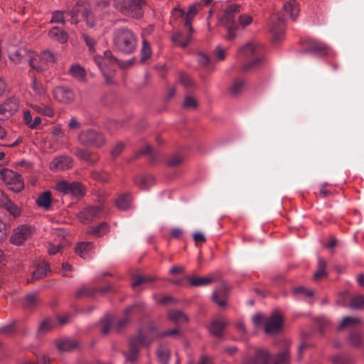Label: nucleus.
<instances>
[{
	"label": "nucleus",
	"instance_id": "nucleus-8",
	"mask_svg": "<svg viewBox=\"0 0 364 364\" xmlns=\"http://www.w3.org/2000/svg\"><path fill=\"white\" fill-rule=\"evenodd\" d=\"M94 60L102 71L104 77H107V75H105V70L103 67V63L105 65L107 63L112 65L117 64L120 68H126L133 63L134 58L126 61H119L117 58L113 57L110 50H106L104 52L103 55L94 56Z\"/></svg>",
	"mask_w": 364,
	"mask_h": 364
},
{
	"label": "nucleus",
	"instance_id": "nucleus-57",
	"mask_svg": "<svg viewBox=\"0 0 364 364\" xmlns=\"http://www.w3.org/2000/svg\"><path fill=\"white\" fill-rule=\"evenodd\" d=\"M129 320H117L114 322L115 332L120 333L124 331L128 326Z\"/></svg>",
	"mask_w": 364,
	"mask_h": 364
},
{
	"label": "nucleus",
	"instance_id": "nucleus-3",
	"mask_svg": "<svg viewBox=\"0 0 364 364\" xmlns=\"http://www.w3.org/2000/svg\"><path fill=\"white\" fill-rule=\"evenodd\" d=\"M113 43L119 51L126 54L132 53L137 46L135 35L132 31L124 28L115 31L113 36Z\"/></svg>",
	"mask_w": 364,
	"mask_h": 364
},
{
	"label": "nucleus",
	"instance_id": "nucleus-35",
	"mask_svg": "<svg viewBox=\"0 0 364 364\" xmlns=\"http://www.w3.org/2000/svg\"><path fill=\"white\" fill-rule=\"evenodd\" d=\"M259 46L252 42L246 43L238 50V53L249 57L257 52Z\"/></svg>",
	"mask_w": 364,
	"mask_h": 364
},
{
	"label": "nucleus",
	"instance_id": "nucleus-44",
	"mask_svg": "<svg viewBox=\"0 0 364 364\" xmlns=\"http://www.w3.org/2000/svg\"><path fill=\"white\" fill-rule=\"evenodd\" d=\"M38 302V296L36 294L31 293L27 294L23 299V306L26 308H32Z\"/></svg>",
	"mask_w": 364,
	"mask_h": 364
},
{
	"label": "nucleus",
	"instance_id": "nucleus-46",
	"mask_svg": "<svg viewBox=\"0 0 364 364\" xmlns=\"http://www.w3.org/2000/svg\"><path fill=\"white\" fill-rule=\"evenodd\" d=\"M96 289L90 288L86 286H83L80 287L77 291H76V296L77 298H82L85 296H91L94 294Z\"/></svg>",
	"mask_w": 364,
	"mask_h": 364
},
{
	"label": "nucleus",
	"instance_id": "nucleus-38",
	"mask_svg": "<svg viewBox=\"0 0 364 364\" xmlns=\"http://www.w3.org/2000/svg\"><path fill=\"white\" fill-rule=\"evenodd\" d=\"M226 323L224 320H213L209 326V331L215 336H220L225 329Z\"/></svg>",
	"mask_w": 364,
	"mask_h": 364
},
{
	"label": "nucleus",
	"instance_id": "nucleus-24",
	"mask_svg": "<svg viewBox=\"0 0 364 364\" xmlns=\"http://www.w3.org/2000/svg\"><path fill=\"white\" fill-rule=\"evenodd\" d=\"M307 51L315 55L323 56L328 53L329 47L321 41H313Z\"/></svg>",
	"mask_w": 364,
	"mask_h": 364
},
{
	"label": "nucleus",
	"instance_id": "nucleus-2",
	"mask_svg": "<svg viewBox=\"0 0 364 364\" xmlns=\"http://www.w3.org/2000/svg\"><path fill=\"white\" fill-rule=\"evenodd\" d=\"M240 6L239 5H230L225 11L224 15L221 19V23L225 26L228 31L225 38L228 41L234 39L237 34L238 26L236 25V20L239 26L245 28L252 22V18L247 14L239 15Z\"/></svg>",
	"mask_w": 364,
	"mask_h": 364
},
{
	"label": "nucleus",
	"instance_id": "nucleus-54",
	"mask_svg": "<svg viewBox=\"0 0 364 364\" xmlns=\"http://www.w3.org/2000/svg\"><path fill=\"white\" fill-rule=\"evenodd\" d=\"M349 341L353 346H359L362 343L360 334L357 332L352 333L349 336Z\"/></svg>",
	"mask_w": 364,
	"mask_h": 364
},
{
	"label": "nucleus",
	"instance_id": "nucleus-1",
	"mask_svg": "<svg viewBox=\"0 0 364 364\" xmlns=\"http://www.w3.org/2000/svg\"><path fill=\"white\" fill-rule=\"evenodd\" d=\"M177 329L161 331L151 321L143 323L137 330V333L129 337V350L124 353L127 361L135 363L139 357L141 348H149L153 342L164 336H171L178 333Z\"/></svg>",
	"mask_w": 364,
	"mask_h": 364
},
{
	"label": "nucleus",
	"instance_id": "nucleus-23",
	"mask_svg": "<svg viewBox=\"0 0 364 364\" xmlns=\"http://www.w3.org/2000/svg\"><path fill=\"white\" fill-rule=\"evenodd\" d=\"M188 31V33H184L183 32H178L172 36V41L173 43L181 48H186L190 43L193 32Z\"/></svg>",
	"mask_w": 364,
	"mask_h": 364
},
{
	"label": "nucleus",
	"instance_id": "nucleus-31",
	"mask_svg": "<svg viewBox=\"0 0 364 364\" xmlns=\"http://www.w3.org/2000/svg\"><path fill=\"white\" fill-rule=\"evenodd\" d=\"M156 354L161 364H168L171 352L168 346L161 344L157 349Z\"/></svg>",
	"mask_w": 364,
	"mask_h": 364
},
{
	"label": "nucleus",
	"instance_id": "nucleus-43",
	"mask_svg": "<svg viewBox=\"0 0 364 364\" xmlns=\"http://www.w3.org/2000/svg\"><path fill=\"white\" fill-rule=\"evenodd\" d=\"M350 306L353 309H360L364 306V296L357 294L351 297Z\"/></svg>",
	"mask_w": 364,
	"mask_h": 364
},
{
	"label": "nucleus",
	"instance_id": "nucleus-36",
	"mask_svg": "<svg viewBox=\"0 0 364 364\" xmlns=\"http://www.w3.org/2000/svg\"><path fill=\"white\" fill-rule=\"evenodd\" d=\"M187 279L190 282L191 285L193 287L206 286L212 283L213 281L212 278L208 277H188Z\"/></svg>",
	"mask_w": 364,
	"mask_h": 364
},
{
	"label": "nucleus",
	"instance_id": "nucleus-40",
	"mask_svg": "<svg viewBox=\"0 0 364 364\" xmlns=\"http://www.w3.org/2000/svg\"><path fill=\"white\" fill-rule=\"evenodd\" d=\"M293 291L294 294L298 296L309 299H311L314 294V291L313 289H308L304 287H298L294 288Z\"/></svg>",
	"mask_w": 364,
	"mask_h": 364
},
{
	"label": "nucleus",
	"instance_id": "nucleus-41",
	"mask_svg": "<svg viewBox=\"0 0 364 364\" xmlns=\"http://www.w3.org/2000/svg\"><path fill=\"white\" fill-rule=\"evenodd\" d=\"M31 87L36 95L42 97L43 100L48 99L45 87L37 82L36 77L32 79Z\"/></svg>",
	"mask_w": 364,
	"mask_h": 364
},
{
	"label": "nucleus",
	"instance_id": "nucleus-47",
	"mask_svg": "<svg viewBox=\"0 0 364 364\" xmlns=\"http://www.w3.org/2000/svg\"><path fill=\"white\" fill-rule=\"evenodd\" d=\"M53 23H62L65 24V20L64 12L62 11L56 10L52 13V17L50 21Z\"/></svg>",
	"mask_w": 364,
	"mask_h": 364
},
{
	"label": "nucleus",
	"instance_id": "nucleus-61",
	"mask_svg": "<svg viewBox=\"0 0 364 364\" xmlns=\"http://www.w3.org/2000/svg\"><path fill=\"white\" fill-rule=\"evenodd\" d=\"M82 37L85 41L86 45L89 47L90 50L95 51V41L87 34H83Z\"/></svg>",
	"mask_w": 364,
	"mask_h": 364
},
{
	"label": "nucleus",
	"instance_id": "nucleus-7",
	"mask_svg": "<svg viewBox=\"0 0 364 364\" xmlns=\"http://www.w3.org/2000/svg\"><path fill=\"white\" fill-rule=\"evenodd\" d=\"M145 0H124L118 3L117 6L124 14L133 18H139L143 16V6Z\"/></svg>",
	"mask_w": 364,
	"mask_h": 364
},
{
	"label": "nucleus",
	"instance_id": "nucleus-63",
	"mask_svg": "<svg viewBox=\"0 0 364 364\" xmlns=\"http://www.w3.org/2000/svg\"><path fill=\"white\" fill-rule=\"evenodd\" d=\"M124 145L122 142L117 143L112 151V155L114 157L118 156L124 150Z\"/></svg>",
	"mask_w": 364,
	"mask_h": 364
},
{
	"label": "nucleus",
	"instance_id": "nucleus-17",
	"mask_svg": "<svg viewBox=\"0 0 364 364\" xmlns=\"http://www.w3.org/2000/svg\"><path fill=\"white\" fill-rule=\"evenodd\" d=\"M253 322L255 327L264 325V331L267 334L278 333L282 326V320H253Z\"/></svg>",
	"mask_w": 364,
	"mask_h": 364
},
{
	"label": "nucleus",
	"instance_id": "nucleus-30",
	"mask_svg": "<svg viewBox=\"0 0 364 364\" xmlns=\"http://www.w3.org/2000/svg\"><path fill=\"white\" fill-rule=\"evenodd\" d=\"M49 36L60 43H65L68 41V35L58 27L52 28L48 32Z\"/></svg>",
	"mask_w": 364,
	"mask_h": 364
},
{
	"label": "nucleus",
	"instance_id": "nucleus-5",
	"mask_svg": "<svg viewBox=\"0 0 364 364\" xmlns=\"http://www.w3.org/2000/svg\"><path fill=\"white\" fill-rule=\"evenodd\" d=\"M78 142L85 146L101 147L105 144L104 136L99 132L88 129L82 130L77 134Z\"/></svg>",
	"mask_w": 364,
	"mask_h": 364
},
{
	"label": "nucleus",
	"instance_id": "nucleus-27",
	"mask_svg": "<svg viewBox=\"0 0 364 364\" xmlns=\"http://www.w3.org/2000/svg\"><path fill=\"white\" fill-rule=\"evenodd\" d=\"M50 271V267L48 263L43 262L41 264H39L37 267V269L33 272L31 280H28L27 283H30L31 282L40 280L44 278L47 272Z\"/></svg>",
	"mask_w": 364,
	"mask_h": 364
},
{
	"label": "nucleus",
	"instance_id": "nucleus-32",
	"mask_svg": "<svg viewBox=\"0 0 364 364\" xmlns=\"http://www.w3.org/2000/svg\"><path fill=\"white\" fill-rule=\"evenodd\" d=\"M132 196L129 193L119 196L116 200L117 207L122 210H128L131 206Z\"/></svg>",
	"mask_w": 364,
	"mask_h": 364
},
{
	"label": "nucleus",
	"instance_id": "nucleus-48",
	"mask_svg": "<svg viewBox=\"0 0 364 364\" xmlns=\"http://www.w3.org/2000/svg\"><path fill=\"white\" fill-rule=\"evenodd\" d=\"M144 309L143 304H134L124 310L126 316H137Z\"/></svg>",
	"mask_w": 364,
	"mask_h": 364
},
{
	"label": "nucleus",
	"instance_id": "nucleus-9",
	"mask_svg": "<svg viewBox=\"0 0 364 364\" xmlns=\"http://www.w3.org/2000/svg\"><path fill=\"white\" fill-rule=\"evenodd\" d=\"M56 189L63 194L71 195L75 198L82 197L86 191L85 187L80 183H69L66 181H61L57 183Z\"/></svg>",
	"mask_w": 364,
	"mask_h": 364
},
{
	"label": "nucleus",
	"instance_id": "nucleus-28",
	"mask_svg": "<svg viewBox=\"0 0 364 364\" xmlns=\"http://www.w3.org/2000/svg\"><path fill=\"white\" fill-rule=\"evenodd\" d=\"M283 10L288 14L290 18L295 21L299 14V6L295 1L287 2L283 5Z\"/></svg>",
	"mask_w": 364,
	"mask_h": 364
},
{
	"label": "nucleus",
	"instance_id": "nucleus-13",
	"mask_svg": "<svg viewBox=\"0 0 364 364\" xmlns=\"http://www.w3.org/2000/svg\"><path fill=\"white\" fill-rule=\"evenodd\" d=\"M18 100L15 97H10L0 104V120H6L12 117L18 109Z\"/></svg>",
	"mask_w": 364,
	"mask_h": 364
},
{
	"label": "nucleus",
	"instance_id": "nucleus-10",
	"mask_svg": "<svg viewBox=\"0 0 364 364\" xmlns=\"http://www.w3.org/2000/svg\"><path fill=\"white\" fill-rule=\"evenodd\" d=\"M7 53L11 61L15 64H20L28 61L32 50L27 49L23 46L9 44L7 47Z\"/></svg>",
	"mask_w": 364,
	"mask_h": 364
},
{
	"label": "nucleus",
	"instance_id": "nucleus-64",
	"mask_svg": "<svg viewBox=\"0 0 364 364\" xmlns=\"http://www.w3.org/2000/svg\"><path fill=\"white\" fill-rule=\"evenodd\" d=\"M196 60L200 65L205 66L208 63L209 58L204 53H199L196 56Z\"/></svg>",
	"mask_w": 364,
	"mask_h": 364
},
{
	"label": "nucleus",
	"instance_id": "nucleus-15",
	"mask_svg": "<svg viewBox=\"0 0 364 364\" xmlns=\"http://www.w3.org/2000/svg\"><path fill=\"white\" fill-rule=\"evenodd\" d=\"M200 8L201 4L196 3L189 6L186 13H185V11L181 9H175L174 11L178 12L181 16H185L184 28L191 31V32H193V28L192 26L191 22Z\"/></svg>",
	"mask_w": 364,
	"mask_h": 364
},
{
	"label": "nucleus",
	"instance_id": "nucleus-37",
	"mask_svg": "<svg viewBox=\"0 0 364 364\" xmlns=\"http://www.w3.org/2000/svg\"><path fill=\"white\" fill-rule=\"evenodd\" d=\"M136 183L141 189L147 190L155 183V179L152 176L147 175L139 177Z\"/></svg>",
	"mask_w": 364,
	"mask_h": 364
},
{
	"label": "nucleus",
	"instance_id": "nucleus-42",
	"mask_svg": "<svg viewBox=\"0 0 364 364\" xmlns=\"http://www.w3.org/2000/svg\"><path fill=\"white\" fill-rule=\"evenodd\" d=\"M326 263L321 258L318 257L317 270L314 274V279L315 280H319L326 275Z\"/></svg>",
	"mask_w": 364,
	"mask_h": 364
},
{
	"label": "nucleus",
	"instance_id": "nucleus-34",
	"mask_svg": "<svg viewBox=\"0 0 364 364\" xmlns=\"http://www.w3.org/2000/svg\"><path fill=\"white\" fill-rule=\"evenodd\" d=\"M36 203L38 206L42 207L46 210H48L51 203L50 192L47 191L42 193L36 200Z\"/></svg>",
	"mask_w": 364,
	"mask_h": 364
},
{
	"label": "nucleus",
	"instance_id": "nucleus-19",
	"mask_svg": "<svg viewBox=\"0 0 364 364\" xmlns=\"http://www.w3.org/2000/svg\"><path fill=\"white\" fill-rule=\"evenodd\" d=\"M229 289L225 285H222L212 293V301L219 307L227 306L228 300Z\"/></svg>",
	"mask_w": 364,
	"mask_h": 364
},
{
	"label": "nucleus",
	"instance_id": "nucleus-62",
	"mask_svg": "<svg viewBox=\"0 0 364 364\" xmlns=\"http://www.w3.org/2000/svg\"><path fill=\"white\" fill-rule=\"evenodd\" d=\"M168 318H187V316H186L180 310H172L168 314Z\"/></svg>",
	"mask_w": 364,
	"mask_h": 364
},
{
	"label": "nucleus",
	"instance_id": "nucleus-4",
	"mask_svg": "<svg viewBox=\"0 0 364 364\" xmlns=\"http://www.w3.org/2000/svg\"><path fill=\"white\" fill-rule=\"evenodd\" d=\"M243 364H290V355L288 346L272 360L268 350L257 349L255 357L247 360Z\"/></svg>",
	"mask_w": 364,
	"mask_h": 364
},
{
	"label": "nucleus",
	"instance_id": "nucleus-60",
	"mask_svg": "<svg viewBox=\"0 0 364 364\" xmlns=\"http://www.w3.org/2000/svg\"><path fill=\"white\" fill-rule=\"evenodd\" d=\"M227 50L224 49L220 46L215 48V56L218 60H223L226 57Z\"/></svg>",
	"mask_w": 364,
	"mask_h": 364
},
{
	"label": "nucleus",
	"instance_id": "nucleus-51",
	"mask_svg": "<svg viewBox=\"0 0 364 364\" xmlns=\"http://www.w3.org/2000/svg\"><path fill=\"white\" fill-rule=\"evenodd\" d=\"M81 122L76 117L72 116L68 122V128L70 132H74L81 128Z\"/></svg>",
	"mask_w": 364,
	"mask_h": 364
},
{
	"label": "nucleus",
	"instance_id": "nucleus-33",
	"mask_svg": "<svg viewBox=\"0 0 364 364\" xmlns=\"http://www.w3.org/2000/svg\"><path fill=\"white\" fill-rule=\"evenodd\" d=\"M69 73L73 77L80 81H83L85 78V70L79 64H74L71 65L69 70Z\"/></svg>",
	"mask_w": 364,
	"mask_h": 364
},
{
	"label": "nucleus",
	"instance_id": "nucleus-55",
	"mask_svg": "<svg viewBox=\"0 0 364 364\" xmlns=\"http://www.w3.org/2000/svg\"><path fill=\"white\" fill-rule=\"evenodd\" d=\"M333 364H349L350 359L344 355H337L331 358Z\"/></svg>",
	"mask_w": 364,
	"mask_h": 364
},
{
	"label": "nucleus",
	"instance_id": "nucleus-16",
	"mask_svg": "<svg viewBox=\"0 0 364 364\" xmlns=\"http://www.w3.org/2000/svg\"><path fill=\"white\" fill-rule=\"evenodd\" d=\"M285 31V23L284 19L281 17L272 18L269 25V32L273 41L281 39Z\"/></svg>",
	"mask_w": 364,
	"mask_h": 364
},
{
	"label": "nucleus",
	"instance_id": "nucleus-14",
	"mask_svg": "<svg viewBox=\"0 0 364 364\" xmlns=\"http://www.w3.org/2000/svg\"><path fill=\"white\" fill-rule=\"evenodd\" d=\"M102 213L101 206H90L79 212L77 217L80 221L87 224L98 218Z\"/></svg>",
	"mask_w": 364,
	"mask_h": 364
},
{
	"label": "nucleus",
	"instance_id": "nucleus-21",
	"mask_svg": "<svg viewBox=\"0 0 364 364\" xmlns=\"http://www.w3.org/2000/svg\"><path fill=\"white\" fill-rule=\"evenodd\" d=\"M28 63L31 69L36 73H42L46 70L48 68V66H46L43 62L41 55L34 51H32V53H30Z\"/></svg>",
	"mask_w": 364,
	"mask_h": 364
},
{
	"label": "nucleus",
	"instance_id": "nucleus-49",
	"mask_svg": "<svg viewBox=\"0 0 364 364\" xmlns=\"http://www.w3.org/2000/svg\"><path fill=\"white\" fill-rule=\"evenodd\" d=\"M141 61L146 60V59L150 58V56L151 55V47H150L149 44L148 43L147 41L145 39L143 40V42H142V48L141 50Z\"/></svg>",
	"mask_w": 364,
	"mask_h": 364
},
{
	"label": "nucleus",
	"instance_id": "nucleus-59",
	"mask_svg": "<svg viewBox=\"0 0 364 364\" xmlns=\"http://www.w3.org/2000/svg\"><path fill=\"white\" fill-rule=\"evenodd\" d=\"M153 279L151 277H137L134 279V281L132 282L133 288H135L143 283L152 282Z\"/></svg>",
	"mask_w": 364,
	"mask_h": 364
},
{
	"label": "nucleus",
	"instance_id": "nucleus-52",
	"mask_svg": "<svg viewBox=\"0 0 364 364\" xmlns=\"http://www.w3.org/2000/svg\"><path fill=\"white\" fill-rule=\"evenodd\" d=\"M43 60V62L48 66V63H55V57L54 53L49 50H44L39 54Z\"/></svg>",
	"mask_w": 364,
	"mask_h": 364
},
{
	"label": "nucleus",
	"instance_id": "nucleus-26",
	"mask_svg": "<svg viewBox=\"0 0 364 364\" xmlns=\"http://www.w3.org/2000/svg\"><path fill=\"white\" fill-rule=\"evenodd\" d=\"M0 204L4 207L10 214L17 216L20 214L19 208L15 205L10 199L6 196H2L0 200Z\"/></svg>",
	"mask_w": 364,
	"mask_h": 364
},
{
	"label": "nucleus",
	"instance_id": "nucleus-18",
	"mask_svg": "<svg viewBox=\"0 0 364 364\" xmlns=\"http://www.w3.org/2000/svg\"><path fill=\"white\" fill-rule=\"evenodd\" d=\"M73 161L68 156H59L53 159L50 164V169L53 171H65L73 166Z\"/></svg>",
	"mask_w": 364,
	"mask_h": 364
},
{
	"label": "nucleus",
	"instance_id": "nucleus-20",
	"mask_svg": "<svg viewBox=\"0 0 364 364\" xmlns=\"http://www.w3.org/2000/svg\"><path fill=\"white\" fill-rule=\"evenodd\" d=\"M68 320H43L38 326V332L46 334L68 323Z\"/></svg>",
	"mask_w": 364,
	"mask_h": 364
},
{
	"label": "nucleus",
	"instance_id": "nucleus-29",
	"mask_svg": "<svg viewBox=\"0 0 364 364\" xmlns=\"http://www.w3.org/2000/svg\"><path fill=\"white\" fill-rule=\"evenodd\" d=\"M31 108L37 113L43 114L46 117H53L55 115L54 109L49 105L46 104H33L31 105Z\"/></svg>",
	"mask_w": 364,
	"mask_h": 364
},
{
	"label": "nucleus",
	"instance_id": "nucleus-11",
	"mask_svg": "<svg viewBox=\"0 0 364 364\" xmlns=\"http://www.w3.org/2000/svg\"><path fill=\"white\" fill-rule=\"evenodd\" d=\"M55 100L59 102L69 105L75 102V94L71 89L64 86H57L53 90Z\"/></svg>",
	"mask_w": 364,
	"mask_h": 364
},
{
	"label": "nucleus",
	"instance_id": "nucleus-56",
	"mask_svg": "<svg viewBox=\"0 0 364 364\" xmlns=\"http://www.w3.org/2000/svg\"><path fill=\"white\" fill-rule=\"evenodd\" d=\"M183 161V159L181 156L178 154L173 155L171 156L168 160V164L171 166H176L181 164Z\"/></svg>",
	"mask_w": 364,
	"mask_h": 364
},
{
	"label": "nucleus",
	"instance_id": "nucleus-39",
	"mask_svg": "<svg viewBox=\"0 0 364 364\" xmlns=\"http://www.w3.org/2000/svg\"><path fill=\"white\" fill-rule=\"evenodd\" d=\"M117 320H101V332L104 335H107L110 333L115 332L114 322Z\"/></svg>",
	"mask_w": 364,
	"mask_h": 364
},
{
	"label": "nucleus",
	"instance_id": "nucleus-22",
	"mask_svg": "<svg viewBox=\"0 0 364 364\" xmlns=\"http://www.w3.org/2000/svg\"><path fill=\"white\" fill-rule=\"evenodd\" d=\"M75 251L82 259H90L94 253L92 243L90 242H80L77 245Z\"/></svg>",
	"mask_w": 364,
	"mask_h": 364
},
{
	"label": "nucleus",
	"instance_id": "nucleus-50",
	"mask_svg": "<svg viewBox=\"0 0 364 364\" xmlns=\"http://www.w3.org/2000/svg\"><path fill=\"white\" fill-rule=\"evenodd\" d=\"M245 86V82L242 80H235L230 87V92L232 95L239 94Z\"/></svg>",
	"mask_w": 364,
	"mask_h": 364
},
{
	"label": "nucleus",
	"instance_id": "nucleus-45",
	"mask_svg": "<svg viewBox=\"0 0 364 364\" xmlns=\"http://www.w3.org/2000/svg\"><path fill=\"white\" fill-rule=\"evenodd\" d=\"M81 14L88 26L92 28L95 25L94 16L87 7L81 11Z\"/></svg>",
	"mask_w": 364,
	"mask_h": 364
},
{
	"label": "nucleus",
	"instance_id": "nucleus-25",
	"mask_svg": "<svg viewBox=\"0 0 364 364\" xmlns=\"http://www.w3.org/2000/svg\"><path fill=\"white\" fill-rule=\"evenodd\" d=\"M56 347L60 352H70L77 347V343L68 338H63L55 341Z\"/></svg>",
	"mask_w": 364,
	"mask_h": 364
},
{
	"label": "nucleus",
	"instance_id": "nucleus-53",
	"mask_svg": "<svg viewBox=\"0 0 364 364\" xmlns=\"http://www.w3.org/2000/svg\"><path fill=\"white\" fill-rule=\"evenodd\" d=\"M109 231V225L105 223H102L100 225L93 228L92 232L97 237H100Z\"/></svg>",
	"mask_w": 364,
	"mask_h": 364
},
{
	"label": "nucleus",
	"instance_id": "nucleus-6",
	"mask_svg": "<svg viewBox=\"0 0 364 364\" xmlns=\"http://www.w3.org/2000/svg\"><path fill=\"white\" fill-rule=\"evenodd\" d=\"M0 177L9 186V188L14 192H20L24 188V182L21 176L9 168H2L0 171Z\"/></svg>",
	"mask_w": 364,
	"mask_h": 364
},
{
	"label": "nucleus",
	"instance_id": "nucleus-12",
	"mask_svg": "<svg viewBox=\"0 0 364 364\" xmlns=\"http://www.w3.org/2000/svg\"><path fill=\"white\" fill-rule=\"evenodd\" d=\"M32 233V228L26 225H21L13 231L10 242L16 245H22L27 240Z\"/></svg>",
	"mask_w": 364,
	"mask_h": 364
},
{
	"label": "nucleus",
	"instance_id": "nucleus-58",
	"mask_svg": "<svg viewBox=\"0 0 364 364\" xmlns=\"http://www.w3.org/2000/svg\"><path fill=\"white\" fill-rule=\"evenodd\" d=\"M359 320H342V322L339 325L338 328V331H341L347 327H352L355 325L358 324Z\"/></svg>",
	"mask_w": 364,
	"mask_h": 364
}]
</instances>
